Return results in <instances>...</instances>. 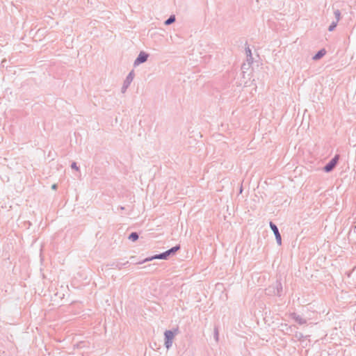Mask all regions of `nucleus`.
<instances>
[{"label": "nucleus", "mask_w": 356, "mask_h": 356, "mask_svg": "<svg viewBox=\"0 0 356 356\" xmlns=\"http://www.w3.org/2000/svg\"><path fill=\"white\" fill-rule=\"evenodd\" d=\"M174 337H175V334L172 331L168 330L165 332V346L168 349L171 346Z\"/></svg>", "instance_id": "f257e3e1"}, {"label": "nucleus", "mask_w": 356, "mask_h": 356, "mask_svg": "<svg viewBox=\"0 0 356 356\" xmlns=\"http://www.w3.org/2000/svg\"><path fill=\"white\" fill-rule=\"evenodd\" d=\"M179 249V246H175L172 248H171L170 250L166 251L165 252L163 253V254H161L159 255H156L155 256L154 258L155 259H164L168 255H169L171 252H176L177 250H178Z\"/></svg>", "instance_id": "f03ea898"}, {"label": "nucleus", "mask_w": 356, "mask_h": 356, "mask_svg": "<svg viewBox=\"0 0 356 356\" xmlns=\"http://www.w3.org/2000/svg\"><path fill=\"white\" fill-rule=\"evenodd\" d=\"M338 160H339V156L337 155L327 165H326L325 166V170L327 172L330 171L335 166Z\"/></svg>", "instance_id": "7ed1b4c3"}, {"label": "nucleus", "mask_w": 356, "mask_h": 356, "mask_svg": "<svg viewBox=\"0 0 356 356\" xmlns=\"http://www.w3.org/2000/svg\"><path fill=\"white\" fill-rule=\"evenodd\" d=\"M148 55L145 52L142 51L140 53L138 57L135 60V65H138L142 63H144L147 60Z\"/></svg>", "instance_id": "20e7f679"}, {"label": "nucleus", "mask_w": 356, "mask_h": 356, "mask_svg": "<svg viewBox=\"0 0 356 356\" xmlns=\"http://www.w3.org/2000/svg\"><path fill=\"white\" fill-rule=\"evenodd\" d=\"M270 226L275 235L278 244L280 245L282 239L281 236L278 232L277 227H276L275 225L273 224L272 222L270 223Z\"/></svg>", "instance_id": "39448f33"}, {"label": "nucleus", "mask_w": 356, "mask_h": 356, "mask_svg": "<svg viewBox=\"0 0 356 356\" xmlns=\"http://www.w3.org/2000/svg\"><path fill=\"white\" fill-rule=\"evenodd\" d=\"M326 53V51L323 49L321 50H320L314 56V60H318L319 58H321L322 56H323Z\"/></svg>", "instance_id": "423d86ee"}, {"label": "nucleus", "mask_w": 356, "mask_h": 356, "mask_svg": "<svg viewBox=\"0 0 356 356\" xmlns=\"http://www.w3.org/2000/svg\"><path fill=\"white\" fill-rule=\"evenodd\" d=\"M129 239L132 240L133 241H135L138 239V236L136 232H133L129 236Z\"/></svg>", "instance_id": "0eeeda50"}, {"label": "nucleus", "mask_w": 356, "mask_h": 356, "mask_svg": "<svg viewBox=\"0 0 356 356\" xmlns=\"http://www.w3.org/2000/svg\"><path fill=\"white\" fill-rule=\"evenodd\" d=\"M175 17H170L168 20H166L165 24H170L172 23L173 22H175Z\"/></svg>", "instance_id": "6e6552de"}, {"label": "nucleus", "mask_w": 356, "mask_h": 356, "mask_svg": "<svg viewBox=\"0 0 356 356\" xmlns=\"http://www.w3.org/2000/svg\"><path fill=\"white\" fill-rule=\"evenodd\" d=\"M334 15L336 16V18H337V22H338V21L340 19V12L339 10H336L334 12Z\"/></svg>", "instance_id": "1a4fd4ad"}, {"label": "nucleus", "mask_w": 356, "mask_h": 356, "mask_svg": "<svg viewBox=\"0 0 356 356\" xmlns=\"http://www.w3.org/2000/svg\"><path fill=\"white\" fill-rule=\"evenodd\" d=\"M337 22L332 23V25L329 27V31H332L334 30V29L336 27Z\"/></svg>", "instance_id": "9d476101"}, {"label": "nucleus", "mask_w": 356, "mask_h": 356, "mask_svg": "<svg viewBox=\"0 0 356 356\" xmlns=\"http://www.w3.org/2000/svg\"><path fill=\"white\" fill-rule=\"evenodd\" d=\"M72 168H74V169H76V170H77V169H78V168H77V167H76V163H73V164L72 165Z\"/></svg>", "instance_id": "9b49d317"}, {"label": "nucleus", "mask_w": 356, "mask_h": 356, "mask_svg": "<svg viewBox=\"0 0 356 356\" xmlns=\"http://www.w3.org/2000/svg\"><path fill=\"white\" fill-rule=\"evenodd\" d=\"M52 188H53V189H56V184H54V185L52 186Z\"/></svg>", "instance_id": "f8f14e48"}]
</instances>
